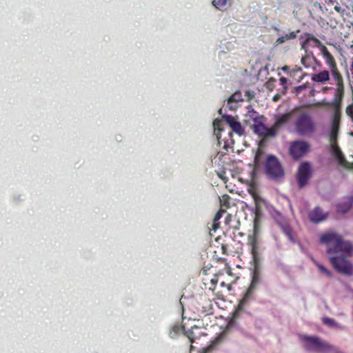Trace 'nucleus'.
Returning <instances> with one entry per match:
<instances>
[{
	"label": "nucleus",
	"mask_w": 353,
	"mask_h": 353,
	"mask_svg": "<svg viewBox=\"0 0 353 353\" xmlns=\"http://www.w3.org/2000/svg\"><path fill=\"white\" fill-rule=\"evenodd\" d=\"M278 99H279V95H275V96L273 97V100H274V101H276Z\"/></svg>",
	"instance_id": "obj_43"
},
{
	"label": "nucleus",
	"mask_w": 353,
	"mask_h": 353,
	"mask_svg": "<svg viewBox=\"0 0 353 353\" xmlns=\"http://www.w3.org/2000/svg\"><path fill=\"white\" fill-rule=\"evenodd\" d=\"M320 243L325 245L326 253L333 268L339 273L353 275V263L350 259L353 256V243L345 240L343 235L334 230H329L320 236Z\"/></svg>",
	"instance_id": "obj_1"
},
{
	"label": "nucleus",
	"mask_w": 353,
	"mask_h": 353,
	"mask_svg": "<svg viewBox=\"0 0 353 353\" xmlns=\"http://www.w3.org/2000/svg\"><path fill=\"white\" fill-rule=\"evenodd\" d=\"M248 110L245 114V117L247 118L245 122H249L250 120L254 121V123H256V121L263 120V117L259 116V113L255 111L251 106L248 108Z\"/></svg>",
	"instance_id": "obj_23"
},
{
	"label": "nucleus",
	"mask_w": 353,
	"mask_h": 353,
	"mask_svg": "<svg viewBox=\"0 0 353 353\" xmlns=\"http://www.w3.org/2000/svg\"><path fill=\"white\" fill-rule=\"evenodd\" d=\"M210 282L212 283V285L214 288L218 282V280H217V279H212Z\"/></svg>",
	"instance_id": "obj_39"
},
{
	"label": "nucleus",
	"mask_w": 353,
	"mask_h": 353,
	"mask_svg": "<svg viewBox=\"0 0 353 353\" xmlns=\"http://www.w3.org/2000/svg\"><path fill=\"white\" fill-rule=\"evenodd\" d=\"M254 290L248 288L243 298L239 301V304L234 311L232 312V319L235 321L239 318L241 314L244 312V308L251 300L253 299Z\"/></svg>",
	"instance_id": "obj_10"
},
{
	"label": "nucleus",
	"mask_w": 353,
	"mask_h": 353,
	"mask_svg": "<svg viewBox=\"0 0 353 353\" xmlns=\"http://www.w3.org/2000/svg\"><path fill=\"white\" fill-rule=\"evenodd\" d=\"M306 54L301 58V63L305 68L313 67L314 64L316 62V57L312 52L308 53L305 52Z\"/></svg>",
	"instance_id": "obj_22"
},
{
	"label": "nucleus",
	"mask_w": 353,
	"mask_h": 353,
	"mask_svg": "<svg viewBox=\"0 0 353 353\" xmlns=\"http://www.w3.org/2000/svg\"><path fill=\"white\" fill-rule=\"evenodd\" d=\"M248 245L250 248V252L252 257V263L256 268L260 265L261 259L262 246L259 238V230L254 220V230L252 234L248 237Z\"/></svg>",
	"instance_id": "obj_4"
},
{
	"label": "nucleus",
	"mask_w": 353,
	"mask_h": 353,
	"mask_svg": "<svg viewBox=\"0 0 353 353\" xmlns=\"http://www.w3.org/2000/svg\"><path fill=\"white\" fill-rule=\"evenodd\" d=\"M321 52L323 59H325V62L326 65L329 68V70H331V69L338 67L334 57L329 52V50L326 46H322L321 48Z\"/></svg>",
	"instance_id": "obj_17"
},
{
	"label": "nucleus",
	"mask_w": 353,
	"mask_h": 353,
	"mask_svg": "<svg viewBox=\"0 0 353 353\" xmlns=\"http://www.w3.org/2000/svg\"><path fill=\"white\" fill-rule=\"evenodd\" d=\"M288 69V66H285V67L283 68V70H284V71H286Z\"/></svg>",
	"instance_id": "obj_44"
},
{
	"label": "nucleus",
	"mask_w": 353,
	"mask_h": 353,
	"mask_svg": "<svg viewBox=\"0 0 353 353\" xmlns=\"http://www.w3.org/2000/svg\"><path fill=\"white\" fill-rule=\"evenodd\" d=\"M290 73L292 77L297 78L298 81H300L303 78L302 70L299 67L295 66Z\"/></svg>",
	"instance_id": "obj_31"
},
{
	"label": "nucleus",
	"mask_w": 353,
	"mask_h": 353,
	"mask_svg": "<svg viewBox=\"0 0 353 353\" xmlns=\"http://www.w3.org/2000/svg\"><path fill=\"white\" fill-rule=\"evenodd\" d=\"M334 10H335L336 11H337L338 12H341V8L340 6H336L334 7Z\"/></svg>",
	"instance_id": "obj_40"
},
{
	"label": "nucleus",
	"mask_w": 353,
	"mask_h": 353,
	"mask_svg": "<svg viewBox=\"0 0 353 353\" xmlns=\"http://www.w3.org/2000/svg\"><path fill=\"white\" fill-rule=\"evenodd\" d=\"M312 80L319 83H325L330 81V70H322L319 73L314 74L312 76Z\"/></svg>",
	"instance_id": "obj_21"
},
{
	"label": "nucleus",
	"mask_w": 353,
	"mask_h": 353,
	"mask_svg": "<svg viewBox=\"0 0 353 353\" xmlns=\"http://www.w3.org/2000/svg\"><path fill=\"white\" fill-rule=\"evenodd\" d=\"M263 152L261 149L259 148L256 152L255 157H254V164L256 165H259L263 157Z\"/></svg>",
	"instance_id": "obj_33"
},
{
	"label": "nucleus",
	"mask_w": 353,
	"mask_h": 353,
	"mask_svg": "<svg viewBox=\"0 0 353 353\" xmlns=\"http://www.w3.org/2000/svg\"><path fill=\"white\" fill-rule=\"evenodd\" d=\"M228 0H213L212 5L220 10H225Z\"/></svg>",
	"instance_id": "obj_28"
},
{
	"label": "nucleus",
	"mask_w": 353,
	"mask_h": 353,
	"mask_svg": "<svg viewBox=\"0 0 353 353\" xmlns=\"http://www.w3.org/2000/svg\"><path fill=\"white\" fill-rule=\"evenodd\" d=\"M179 329H180V327H178V326H174V327H173V330H174V332L178 331Z\"/></svg>",
	"instance_id": "obj_42"
},
{
	"label": "nucleus",
	"mask_w": 353,
	"mask_h": 353,
	"mask_svg": "<svg viewBox=\"0 0 353 353\" xmlns=\"http://www.w3.org/2000/svg\"><path fill=\"white\" fill-rule=\"evenodd\" d=\"M225 212L223 209H219V210L216 213L214 219H213V229L216 230L217 228L219 227V221L221 218L223 214Z\"/></svg>",
	"instance_id": "obj_29"
},
{
	"label": "nucleus",
	"mask_w": 353,
	"mask_h": 353,
	"mask_svg": "<svg viewBox=\"0 0 353 353\" xmlns=\"http://www.w3.org/2000/svg\"><path fill=\"white\" fill-rule=\"evenodd\" d=\"M221 111H222V110H221V109H219V114H221Z\"/></svg>",
	"instance_id": "obj_45"
},
{
	"label": "nucleus",
	"mask_w": 353,
	"mask_h": 353,
	"mask_svg": "<svg viewBox=\"0 0 353 353\" xmlns=\"http://www.w3.org/2000/svg\"><path fill=\"white\" fill-rule=\"evenodd\" d=\"M252 128L255 134L262 139H267L270 137H274L275 132L271 128H268L263 122L262 120L256 121L253 123Z\"/></svg>",
	"instance_id": "obj_12"
},
{
	"label": "nucleus",
	"mask_w": 353,
	"mask_h": 353,
	"mask_svg": "<svg viewBox=\"0 0 353 353\" xmlns=\"http://www.w3.org/2000/svg\"><path fill=\"white\" fill-rule=\"evenodd\" d=\"M316 265L318 268V269L321 271V273L325 274L328 277H331L332 276V272L329 270H327L325 266H323V265H321L319 263H316Z\"/></svg>",
	"instance_id": "obj_35"
},
{
	"label": "nucleus",
	"mask_w": 353,
	"mask_h": 353,
	"mask_svg": "<svg viewBox=\"0 0 353 353\" xmlns=\"http://www.w3.org/2000/svg\"><path fill=\"white\" fill-rule=\"evenodd\" d=\"M280 81H281L282 84H285L287 82V80H286V79L285 77H281L280 79Z\"/></svg>",
	"instance_id": "obj_41"
},
{
	"label": "nucleus",
	"mask_w": 353,
	"mask_h": 353,
	"mask_svg": "<svg viewBox=\"0 0 353 353\" xmlns=\"http://www.w3.org/2000/svg\"><path fill=\"white\" fill-rule=\"evenodd\" d=\"M322 46L323 45L321 42L314 36L311 34H306V39L302 43L301 49H304L307 52V48L310 46L312 48L318 47L321 49Z\"/></svg>",
	"instance_id": "obj_18"
},
{
	"label": "nucleus",
	"mask_w": 353,
	"mask_h": 353,
	"mask_svg": "<svg viewBox=\"0 0 353 353\" xmlns=\"http://www.w3.org/2000/svg\"><path fill=\"white\" fill-rule=\"evenodd\" d=\"M210 290H214V288H211V287H210Z\"/></svg>",
	"instance_id": "obj_46"
},
{
	"label": "nucleus",
	"mask_w": 353,
	"mask_h": 353,
	"mask_svg": "<svg viewBox=\"0 0 353 353\" xmlns=\"http://www.w3.org/2000/svg\"><path fill=\"white\" fill-rule=\"evenodd\" d=\"M223 119L230 125L232 131L236 132L238 135L241 136L244 134V129L241 123L236 120V119L231 115H223Z\"/></svg>",
	"instance_id": "obj_16"
},
{
	"label": "nucleus",
	"mask_w": 353,
	"mask_h": 353,
	"mask_svg": "<svg viewBox=\"0 0 353 353\" xmlns=\"http://www.w3.org/2000/svg\"><path fill=\"white\" fill-rule=\"evenodd\" d=\"M185 335L188 338L191 343H194L197 337L194 335L193 327L192 329L185 331Z\"/></svg>",
	"instance_id": "obj_34"
},
{
	"label": "nucleus",
	"mask_w": 353,
	"mask_h": 353,
	"mask_svg": "<svg viewBox=\"0 0 353 353\" xmlns=\"http://www.w3.org/2000/svg\"><path fill=\"white\" fill-rule=\"evenodd\" d=\"M332 89L331 87H328V86H325L324 88H323L322 89V92L324 93V94H327L328 93V92Z\"/></svg>",
	"instance_id": "obj_37"
},
{
	"label": "nucleus",
	"mask_w": 353,
	"mask_h": 353,
	"mask_svg": "<svg viewBox=\"0 0 353 353\" xmlns=\"http://www.w3.org/2000/svg\"><path fill=\"white\" fill-rule=\"evenodd\" d=\"M291 116L292 112H288L277 117L274 125L272 126V128L275 132V135L276 134L278 130L290 121Z\"/></svg>",
	"instance_id": "obj_19"
},
{
	"label": "nucleus",
	"mask_w": 353,
	"mask_h": 353,
	"mask_svg": "<svg viewBox=\"0 0 353 353\" xmlns=\"http://www.w3.org/2000/svg\"><path fill=\"white\" fill-rule=\"evenodd\" d=\"M293 93L300 99L301 102L306 103L308 98L314 96L315 90L308 83L295 87Z\"/></svg>",
	"instance_id": "obj_11"
},
{
	"label": "nucleus",
	"mask_w": 353,
	"mask_h": 353,
	"mask_svg": "<svg viewBox=\"0 0 353 353\" xmlns=\"http://www.w3.org/2000/svg\"><path fill=\"white\" fill-rule=\"evenodd\" d=\"M312 176V168L309 162L302 163L297 172V181L299 188H302L308 183Z\"/></svg>",
	"instance_id": "obj_9"
},
{
	"label": "nucleus",
	"mask_w": 353,
	"mask_h": 353,
	"mask_svg": "<svg viewBox=\"0 0 353 353\" xmlns=\"http://www.w3.org/2000/svg\"><path fill=\"white\" fill-rule=\"evenodd\" d=\"M283 232L288 237L290 240L292 239V230L288 223L280 225Z\"/></svg>",
	"instance_id": "obj_30"
},
{
	"label": "nucleus",
	"mask_w": 353,
	"mask_h": 353,
	"mask_svg": "<svg viewBox=\"0 0 353 353\" xmlns=\"http://www.w3.org/2000/svg\"><path fill=\"white\" fill-rule=\"evenodd\" d=\"M353 206V196H347L343 198L342 201L336 205V212L339 214H344L350 211Z\"/></svg>",
	"instance_id": "obj_14"
},
{
	"label": "nucleus",
	"mask_w": 353,
	"mask_h": 353,
	"mask_svg": "<svg viewBox=\"0 0 353 353\" xmlns=\"http://www.w3.org/2000/svg\"><path fill=\"white\" fill-rule=\"evenodd\" d=\"M343 99L344 97L340 94L336 96V93L334 92L332 101L324 99L317 103L319 107H327L331 110L330 129L333 128V131L341 126Z\"/></svg>",
	"instance_id": "obj_2"
},
{
	"label": "nucleus",
	"mask_w": 353,
	"mask_h": 353,
	"mask_svg": "<svg viewBox=\"0 0 353 353\" xmlns=\"http://www.w3.org/2000/svg\"><path fill=\"white\" fill-rule=\"evenodd\" d=\"M221 250H222V253L223 254H228V252H227V246L225 245H221Z\"/></svg>",
	"instance_id": "obj_38"
},
{
	"label": "nucleus",
	"mask_w": 353,
	"mask_h": 353,
	"mask_svg": "<svg viewBox=\"0 0 353 353\" xmlns=\"http://www.w3.org/2000/svg\"><path fill=\"white\" fill-rule=\"evenodd\" d=\"M222 125H223V122L222 121L219 120V119H215L214 121H213V126H214V133L216 134V137L217 138V139H221V132L222 131Z\"/></svg>",
	"instance_id": "obj_27"
},
{
	"label": "nucleus",
	"mask_w": 353,
	"mask_h": 353,
	"mask_svg": "<svg viewBox=\"0 0 353 353\" xmlns=\"http://www.w3.org/2000/svg\"><path fill=\"white\" fill-rule=\"evenodd\" d=\"M310 149V144L305 141H294L290 144V155L294 160H299L304 157Z\"/></svg>",
	"instance_id": "obj_8"
},
{
	"label": "nucleus",
	"mask_w": 353,
	"mask_h": 353,
	"mask_svg": "<svg viewBox=\"0 0 353 353\" xmlns=\"http://www.w3.org/2000/svg\"><path fill=\"white\" fill-rule=\"evenodd\" d=\"M264 169L267 176L272 179L279 180L284 176V170L275 155L269 154L267 156Z\"/></svg>",
	"instance_id": "obj_5"
},
{
	"label": "nucleus",
	"mask_w": 353,
	"mask_h": 353,
	"mask_svg": "<svg viewBox=\"0 0 353 353\" xmlns=\"http://www.w3.org/2000/svg\"><path fill=\"white\" fill-rule=\"evenodd\" d=\"M254 270L252 274V281H251L250 286L248 287L249 288H250L253 290H255L256 286L257 285V284L259 283V281H260L259 274L258 272L259 266H258L257 268L256 266H254Z\"/></svg>",
	"instance_id": "obj_25"
},
{
	"label": "nucleus",
	"mask_w": 353,
	"mask_h": 353,
	"mask_svg": "<svg viewBox=\"0 0 353 353\" xmlns=\"http://www.w3.org/2000/svg\"><path fill=\"white\" fill-rule=\"evenodd\" d=\"M300 32L299 30H297L296 31H293L290 32L289 34H286L285 36L279 37L275 43L276 45L281 44L285 43L288 40L294 39L297 37V34Z\"/></svg>",
	"instance_id": "obj_24"
},
{
	"label": "nucleus",
	"mask_w": 353,
	"mask_h": 353,
	"mask_svg": "<svg viewBox=\"0 0 353 353\" xmlns=\"http://www.w3.org/2000/svg\"><path fill=\"white\" fill-rule=\"evenodd\" d=\"M336 161L338 162V164L340 166H341L347 170H353V162L352 163L348 162L346 160V159L343 154L342 156L339 157V158H337Z\"/></svg>",
	"instance_id": "obj_26"
},
{
	"label": "nucleus",
	"mask_w": 353,
	"mask_h": 353,
	"mask_svg": "<svg viewBox=\"0 0 353 353\" xmlns=\"http://www.w3.org/2000/svg\"><path fill=\"white\" fill-rule=\"evenodd\" d=\"M327 216V212H325L322 208L319 206L315 207L308 214L310 221L314 223H319L325 221Z\"/></svg>",
	"instance_id": "obj_15"
},
{
	"label": "nucleus",
	"mask_w": 353,
	"mask_h": 353,
	"mask_svg": "<svg viewBox=\"0 0 353 353\" xmlns=\"http://www.w3.org/2000/svg\"><path fill=\"white\" fill-rule=\"evenodd\" d=\"M243 98L241 93L239 91L232 94L227 101V105L231 110H235L238 108V103L242 101Z\"/></svg>",
	"instance_id": "obj_20"
},
{
	"label": "nucleus",
	"mask_w": 353,
	"mask_h": 353,
	"mask_svg": "<svg viewBox=\"0 0 353 353\" xmlns=\"http://www.w3.org/2000/svg\"><path fill=\"white\" fill-rule=\"evenodd\" d=\"M296 132L302 136H309L315 131V123L312 117L307 112L300 114L294 123Z\"/></svg>",
	"instance_id": "obj_6"
},
{
	"label": "nucleus",
	"mask_w": 353,
	"mask_h": 353,
	"mask_svg": "<svg viewBox=\"0 0 353 353\" xmlns=\"http://www.w3.org/2000/svg\"><path fill=\"white\" fill-rule=\"evenodd\" d=\"M299 338L304 343L303 347L307 351L318 353H342L338 347L318 336L302 334L299 336Z\"/></svg>",
	"instance_id": "obj_3"
},
{
	"label": "nucleus",
	"mask_w": 353,
	"mask_h": 353,
	"mask_svg": "<svg viewBox=\"0 0 353 353\" xmlns=\"http://www.w3.org/2000/svg\"><path fill=\"white\" fill-rule=\"evenodd\" d=\"M339 130L340 127H337L335 131H333V128H331L330 129L329 133V141L330 143L331 152L336 159L343 154L340 148L337 145Z\"/></svg>",
	"instance_id": "obj_13"
},
{
	"label": "nucleus",
	"mask_w": 353,
	"mask_h": 353,
	"mask_svg": "<svg viewBox=\"0 0 353 353\" xmlns=\"http://www.w3.org/2000/svg\"><path fill=\"white\" fill-rule=\"evenodd\" d=\"M330 80L331 84L334 85V92L337 95L345 97V87L343 74L339 67L330 70Z\"/></svg>",
	"instance_id": "obj_7"
},
{
	"label": "nucleus",
	"mask_w": 353,
	"mask_h": 353,
	"mask_svg": "<svg viewBox=\"0 0 353 353\" xmlns=\"http://www.w3.org/2000/svg\"><path fill=\"white\" fill-rule=\"evenodd\" d=\"M323 323L325 325H327L330 326H334L336 324V322L334 319H330L329 317H324L323 318Z\"/></svg>",
	"instance_id": "obj_36"
},
{
	"label": "nucleus",
	"mask_w": 353,
	"mask_h": 353,
	"mask_svg": "<svg viewBox=\"0 0 353 353\" xmlns=\"http://www.w3.org/2000/svg\"><path fill=\"white\" fill-rule=\"evenodd\" d=\"M230 196L228 194H224L222 196V197L220 199V205L221 207H225L226 208H230Z\"/></svg>",
	"instance_id": "obj_32"
}]
</instances>
